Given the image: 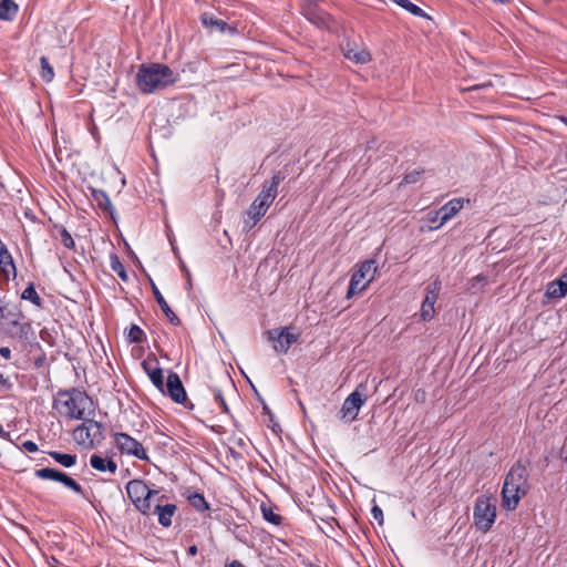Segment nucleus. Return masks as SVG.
<instances>
[{"mask_svg": "<svg viewBox=\"0 0 567 567\" xmlns=\"http://www.w3.org/2000/svg\"><path fill=\"white\" fill-rule=\"evenodd\" d=\"M22 447L25 451L30 452V453H34V452H37L39 450L38 444L35 442H33V441H30V440L24 441L22 443Z\"/></svg>", "mask_w": 567, "mask_h": 567, "instance_id": "a19ab883", "label": "nucleus"}, {"mask_svg": "<svg viewBox=\"0 0 567 567\" xmlns=\"http://www.w3.org/2000/svg\"><path fill=\"white\" fill-rule=\"evenodd\" d=\"M151 286H152V292L154 295V298L156 300V302L158 303V306L161 307L162 311L164 312L165 317L168 319V321L174 324V326H179L181 324V320L179 318L176 316V313L171 309V307L168 306V303L166 302L165 298L163 297V295L161 293L159 289L157 288V286L151 281Z\"/></svg>", "mask_w": 567, "mask_h": 567, "instance_id": "dca6fc26", "label": "nucleus"}, {"mask_svg": "<svg viewBox=\"0 0 567 567\" xmlns=\"http://www.w3.org/2000/svg\"><path fill=\"white\" fill-rule=\"evenodd\" d=\"M268 209V207L254 200L247 210V216L251 219V226H256Z\"/></svg>", "mask_w": 567, "mask_h": 567, "instance_id": "412c9836", "label": "nucleus"}, {"mask_svg": "<svg viewBox=\"0 0 567 567\" xmlns=\"http://www.w3.org/2000/svg\"><path fill=\"white\" fill-rule=\"evenodd\" d=\"M164 498V495H159L155 498V505L152 506V514H156L158 516V523L163 527H169L172 525V518L177 509L175 504H165L162 505L161 501Z\"/></svg>", "mask_w": 567, "mask_h": 567, "instance_id": "4468645a", "label": "nucleus"}, {"mask_svg": "<svg viewBox=\"0 0 567 567\" xmlns=\"http://www.w3.org/2000/svg\"><path fill=\"white\" fill-rule=\"evenodd\" d=\"M56 463L61 464L64 467H72L76 464V455L75 454H64L58 451H50L48 453Z\"/></svg>", "mask_w": 567, "mask_h": 567, "instance_id": "4be33fe9", "label": "nucleus"}, {"mask_svg": "<svg viewBox=\"0 0 567 567\" xmlns=\"http://www.w3.org/2000/svg\"><path fill=\"white\" fill-rule=\"evenodd\" d=\"M392 2L396 3L401 8L409 11L411 14L415 17L426 18L430 19V17L425 13L423 9L417 7L416 4L412 3L410 0H391Z\"/></svg>", "mask_w": 567, "mask_h": 567, "instance_id": "b1692460", "label": "nucleus"}, {"mask_svg": "<svg viewBox=\"0 0 567 567\" xmlns=\"http://www.w3.org/2000/svg\"><path fill=\"white\" fill-rule=\"evenodd\" d=\"M310 21L317 25H321L324 23L323 19L319 16H315L313 18L310 19Z\"/></svg>", "mask_w": 567, "mask_h": 567, "instance_id": "c03bdc74", "label": "nucleus"}, {"mask_svg": "<svg viewBox=\"0 0 567 567\" xmlns=\"http://www.w3.org/2000/svg\"><path fill=\"white\" fill-rule=\"evenodd\" d=\"M377 272L375 261L372 259L361 262L358 269L352 274L348 291L347 299L352 298L354 295L363 291L368 285L374 279Z\"/></svg>", "mask_w": 567, "mask_h": 567, "instance_id": "423d86ee", "label": "nucleus"}, {"mask_svg": "<svg viewBox=\"0 0 567 567\" xmlns=\"http://www.w3.org/2000/svg\"><path fill=\"white\" fill-rule=\"evenodd\" d=\"M127 337L133 343H142L145 340V333L137 324L131 326Z\"/></svg>", "mask_w": 567, "mask_h": 567, "instance_id": "72a5a7b5", "label": "nucleus"}, {"mask_svg": "<svg viewBox=\"0 0 567 567\" xmlns=\"http://www.w3.org/2000/svg\"><path fill=\"white\" fill-rule=\"evenodd\" d=\"M93 198L96 202L97 206L105 213L110 215V217L115 220L114 217V207L111 203L109 195L104 190H93Z\"/></svg>", "mask_w": 567, "mask_h": 567, "instance_id": "a211bd4d", "label": "nucleus"}, {"mask_svg": "<svg viewBox=\"0 0 567 567\" xmlns=\"http://www.w3.org/2000/svg\"><path fill=\"white\" fill-rule=\"evenodd\" d=\"M3 309H4V307H1V306H0V312H2V311H3Z\"/></svg>", "mask_w": 567, "mask_h": 567, "instance_id": "864d4df0", "label": "nucleus"}, {"mask_svg": "<svg viewBox=\"0 0 567 567\" xmlns=\"http://www.w3.org/2000/svg\"><path fill=\"white\" fill-rule=\"evenodd\" d=\"M213 395H214L215 402L218 403V405L220 406L221 412L226 413V414H229L230 410H229V406H228V404H227V402L225 400L223 389L214 388L213 389Z\"/></svg>", "mask_w": 567, "mask_h": 567, "instance_id": "f704fd0d", "label": "nucleus"}, {"mask_svg": "<svg viewBox=\"0 0 567 567\" xmlns=\"http://www.w3.org/2000/svg\"><path fill=\"white\" fill-rule=\"evenodd\" d=\"M268 341L274 343L277 353H287L292 343L297 342L299 334L289 332V328H275L266 332Z\"/></svg>", "mask_w": 567, "mask_h": 567, "instance_id": "1a4fd4ad", "label": "nucleus"}, {"mask_svg": "<svg viewBox=\"0 0 567 567\" xmlns=\"http://www.w3.org/2000/svg\"><path fill=\"white\" fill-rule=\"evenodd\" d=\"M34 475L41 480H50V481L59 482V483L63 484L65 487L73 491L74 493L80 494V495L83 494L82 486L74 478H72L71 476H69L68 474H65L64 472H62L60 470H55V468H51V467L39 468V470L34 471Z\"/></svg>", "mask_w": 567, "mask_h": 567, "instance_id": "9d476101", "label": "nucleus"}, {"mask_svg": "<svg viewBox=\"0 0 567 567\" xmlns=\"http://www.w3.org/2000/svg\"><path fill=\"white\" fill-rule=\"evenodd\" d=\"M434 305L435 303L423 300L422 306H421V318L424 321H429L434 317V312H435Z\"/></svg>", "mask_w": 567, "mask_h": 567, "instance_id": "c9c22d12", "label": "nucleus"}, {"mask_svg": "<svg viewBox=\"0 0 567 567\" xmlns=\"http://www.w3.org/2000/svg\"><path fill=\"white\" fill-rule=\"evenodd\" d=\"M81 421L82 423L73 430V440L78 445L92 450L104 441V426L101 422L93 420V416Z\"/></svg>", "mask_w": 567, "mask_h": 567, "instance_id": "20e7f679", "label": "nucleus"}, {"mask_svg": "<svg viewBox=\"0 0 567 567\" xmlns=\"http://www.w3.org/2000/svg\"><path fill=\"white\" fill-rule=\"evenodd\" d=\"M126 493L137 511L143 515L152 514V505L159 492L151 489L142 480H132L126 484Z\"/></svg>", "mask_w": 567, "mask_h": 567, "instance_id": "39448f33", "label": "nucleus"}, {"mask_svg": "<svg viewBox=\"0 0 567 567\" xmlns=\"http://www.w3.org/2000/svg\"><path fill=\"white\" fill-rule=\"evenodd\" d=\"M189 504L198 512H205L209 509V505L205 497L200 493H193L187 497Z\"/></svg>", "mask_w": 567, "mask_h": 567, "instance_id": "a878e982", "label": "nucleus"}, {"mask_svg": "<svg viewBox=\"0 0 567 567\" xmlns=\"http://www.w3.org/2000/svg\"><path fill=\"white\" fill-rule=\"evenodd\" d=\"M486 284L487 279L484 275H476L468 281L467 290L473 293H476L478 291H482Z\"/></svg>", "mask_w": 567, "mask_h": 567, "instance_id": "c756f323", "label": "nucleus"}, {"mask_svg": "<svg viewBox=\"0 0 567 567\" xmlns=\"http://www.w3.org/2000/svg\"><path fill=\"white\" fill-rule=\"evenodd\" d=\"M367 396L358 390L350 393L342 403L340 415L342 420L352 422L357 419L360 408L364 404Z\"/></svg>", "mask_w": 567, "mask_h": 567, "instance_id": "f8f14e48", "label": "nucleus"}, {"mask_svg": "<svg viewBox=\"0 0 567 567\" xmlns=\"http://www.w3.org/2000/svg\"><path fill=\"white\" fill-rule=\"evenodd\" d=\"M176 81L177 75L163 63H143L136 73V85L144 94L164 90Z\"/></svg>", "mask_w": 567, "mask_h": 567, "instance_id": "7ed1b4c3", "label": "nucleus"}, {"mask_svg": "<svg viewBox=\"0 0 567 567\" xmlns=\"http://www.w3.org/2000/svg\"><path fill=\"white\" fill-rule=\"evenodd\" d=\"M225 567H245L239 560H233L230 564H226Z\"/></svg>", "mask_w": 567, "mask_h": 567, "instance_id": "a18cd8bd", "label": "nucleus"}, {"mask_svg": "<svg viewBox=\"0 0 567 567\" xmlns=\"http://www.w3.org/2000/svg\"><path fill=\"white\" fill-rule=\"evenodd\" d=\"M371 514H372V517L375 520H378L379 525L383 524V512H382V509L378 505H374L372 507Z\"/></svg>", "mask_w": 567, "mask_h": 567, "instance_id": "ea45409f", "label": "nucleus"}, {"mask_svg": "<svg viewBox=\"0 0 567 567\" xmlns=\"http://www.w3.org/2000/svg\"><path fill=\"white\" fill-rule=\"evenodd\" d=\"M528 471L525 463L518 460L505 476L502 487V505L507 511L517 508L519 501L529 491Z\"/></svg>", "mask_w": 567, "mask_h": 567, "instance_id": "f03ea898", "label": "nucleus"}, {"mask_svg": "<svg viewBox=\"0 0 567 567\" xmlns=\"http://www.w3.org/2000/svg\"><path fill=\"white\" fill-rule=\"evenodd\" d=\"M440 291H441V280L439 278H436L430 285H427L426 296H425L424 300L435 303L436 300L439 299Z\"/></svg>", "mask_w": 567, "mask_h": 567, "instance_id": "bb28decb", "label": "nucleus"}, {"mask_svg": "<svg viewBox=\"0 0 567 567\" xmlns=\"http://www.w3.org/2000/svg\"><path fill=\"white\" fill-rule=\"evenodd\" d=\"M262 516L267 522L274 525H280L282 520V517L278 514H275L271 508L262 507Z\"/></svg>", "mask_w": 567, "mask_h": 567, "instance_id": "e433bc0d", "label": "nucleus"}, {"mask_svg": "<svg viewBox=\"0 0 567 567\" xmlns=\"http://www.w3.org/2000/svg\"><path fill=\"white\" fill-rule=\"evenodd\" d=\"M18 11V6L12 0H0V19L12 20Z\"/></svg>", "mask_w": 567, "mask_h": 567, "instance_id": "5701e85b", "label": "nucleus"}, {"mask_svg": "<svg viewBox=\"0 0 567 567\" xmlns=\"http://www.w3.org/2000/svg\"><path fill=\"white\" fill-rule=\"evenodd\" d=\"M264 411L270 415V419L272 417L271 412L267 405H264Z\"/></svg>", "mask_w": 567, "mask_h": 567, "instance_id": "8fccbe9b", "label": "nucleus"}, {"mask_svg": "<svg viewBox=\"0 0 567 567\" xmlns=\"http://www.w3.org/2000/svg\"><path fill=\"white\" fill-rule=\"evenodd\" d=\"M53 409L70 420H84L95 415V404L92 398L78 388L61 389L53 400Z\"/></svg>", "mask_w": 567, "mask_h": 567, "instance_id": "f257e3e1", "label": "nucleus"}, {"mask_svg": "<svg viewBox=\"0 0 567 567\" xmlns=\"http://www.w3.org/2000/svg\"><path fill=\"white\" fill-rule=\"evenodd\" d=\"M175 403L184 404L186 408L193 409V404L187 401L185 388L176 372H169L165 383V393Z\"/></svg>", "mask_w": 567, "mask_h": 567, "instance_id": "9b49d317", "label": "nucleus"}, {"mask_svg": "<svg viewBox=\"0 0 567 567\" xmlns=\"http://www.w3.org/2000/svg\"><path fill=\"white\" fill-rule=\"evenodd\" d=\"M54 228L59 231L62 245L68 249H73L75 247V241L66 228L58 225H55Z\"/></svg>", "mask_w": 567, "mask_h": 567, "instance_id": "c85d7f7f", "label": "nucleus"}, {"mask_svg": "<svg viewBox=\"0 0 567 567\" xmlns=\"http://www.w3.org/2000/svg\"><path fill=\"white\" fill-rule=\"evenodd\" d=\"M474 524L477 529L487 532L496 518V508L491 504L489 497L478 496L473 511Z\"/></svg>", "mask_w": 567, "mask_h": 567, "instance_id": "0eeeda50", "label": "nucleus"}, {"mask_svg": "<svg viewBox=\"0 0 567 567\" xmlns=\"http://www.w3.org/2000/svg\"><path fill=\"white\" fill-rule=\"evenodd\" d=\"M346 58L355 62L364 64L371 60V55L368 51L361 50V51H354V50H348L346 52Z\"/></svg>", "mask_w": 567, "mask_h": 567, "instance_id": "cd10ccee", "label": "nucleus"}, {"mask_svg": "<svg viewBox=\"0 0 567 567\" xmlns=\"http://www.w3.org/2000/svg\"><path fill=\"white\" fill-rule=\"evenodd\" d=\"M200 21L205 28L216 29L221 33L225 32L228 28L226 21L218 19L214 14L207 12L200 16Z\"/></svg>", "mask_w": 567, "mask_h": 567, "instance_id": "6ab92c4d", "label": "nucleus"}, {"mask_svg": "<svg viewBox=\"0 0 567 567\" xmlns=\"http://www.w3.org/2000/svg\"><path fill=\"white\" fill-rule=\"evenodd\" d=\"M8 384H9L8 379L4 378L2 372H0V385H8Z\"/></svg>", "mask_w": 567, "mask_h": 567, "instance_id": "de8ad7c7", "label": "nucleus"}, {"mask_svg": "<svg viewBox=\"0 0 567 567\" xmlns=\"http://www.w3.org/2000/svg\"><path fill=\"white\" fill-rule=\"evenodd\" d=\"M286 178L285 174L280 171L274 173L269 181L262 184V189L272 194V198H276L278 194V187L280 183Z\"/></svg>", "mask_w": 567, "mask_h": 567, "instance_id": "aec40b11", "label": "nucleus"}, {"mask_svg": "<svg viewBox=\"0 0 567 567\" xmlns=\"http://www.w3.org/2000/svg\"><path fill=\"white\" fill-rule=\"evenodd\" d=\"M111 269L123 280L127 281L128 276L126 269L116 254H112L110 257Z\"/></svg>", "mask_w": 567, "mask_h": 567, "instance_id": "393cba45", "label": "nucleus"}, {"mask_svg": "<svg viewBox=\"0 0 567 567\" xmlns=\"http://www.w3.org/2000/svg\"><path fill=\"white\" fill-rule=\"evenodd\" d=\"M255 226H251V219L248 217L247 219L244 220V229L249 231L254 228Z\"/></svg>", "mask_w": 567, "mask_h": 567, "instance_id": "37998d69", "label": "nucleus"}, {"mask_svg": "<svg viewBox=\"0 0 567 567\" xmlns=\"http://www.w3.org/2000/svg\"><path fill=\"white\" fill-rule=\"evenodd\" d=\"M437 217H439V216L436 215V217H435V218H433V219H432V221H433V223H436V218H437Z\"/></svg>", "mask_w": 567, "mask_h": 567, "instance_id": "603ef678", "label": "nucleus"}, {"mask_svg": "<svg viewBox=\"0 0 567 567\" xmlns=\"http://www.w3.org/2000/svg\"><path fill=\"white\" fill-rule=\"evenodd\" d=\"M423 172L422 171H412L404 175L403 183L405 184H414L420 179V176Z\"/></svg>", "mask_w": 567, "mask_h": 567, "instance_id": "58836bf2", "label": "nucleus"}, {"mask_svg": "<svg viewBox=\"0 0 567 567\" xmlns=\"http://www.w3.org/2000/svg\"><path fill=\"white\" fill-rule=\"evenodd\" d=\"M494 2H497V3H508L511 0H493Z\"/></svg>", "mask_w": 567, "mask_h": 567, "instance_id": "3c124183", "label": "nucleus"}, {"mask_svg": "<svg viewBox=\"0 0 567 567\" xmlns=\"http://www.w3.org/2000/svg\"><path fill=\"white\" fill-rule=\"evenodd\" d=\"M90 465L92 468L99 472H110L114 474L117 470V464L110 457H103L97 454H93L90 457Z\"/></svg>", "mask_w": 567, "mask_h": 567, "instance_id": "f3484780", "label": "nucleus"}, {"mask_svg": "<svg viewBox=\"0 0 567 567\" xmlns=\"http://www.w3.org/2000/svg\"><path fill=\"white\" fill-rule=\"evenodd\" d=\"M255 200L269 208L274 203L275 198H272V194H269V192H266L261 188L260 193L255 198Z\"/></svg>", "mask_w": 567, "mask_h": 567, "instance_id": "4c0bfd02", "label": "nucleus"}, {"mask_svg": "<svg viewBox=\"0 0 567 567\" xmlns=\"http://www.w3.org/2000/svg\"><path fill=\"white\" fill-rule=\"evenodd\" d=\"M548 295L553 298H561L567 295V280L559 279L557 281V287L553 284L548 288Z\"/></svg>", "mask_w": 567, "mask_h": 567, "instance_id": "2f4dec72", "label": "nucleus"}, {"mask_svg": "<svg viewBox=\"0 0 567 567\" xmlns=\"http://www.w3.org/2000/svg\"><path fill=\"white\" fill-rule=\"evenodd\" d=\"M142 368L151 379L154 386L162 393H165L163 369L159 367L157 359L153 357L143 360Z\"/></svg>", "mask_w": 567, "mask_h": 567, "instance_id": "ddd939ff", "label": "nucleus"}, {"mask_svg": "<svg viewBox=\"0 0 567 567\" xmlns=\"http://www.w3.org/2000/svg\"><path fill=\"white\" fill-rule=\"evenodd\" d=\"M464 205V200L462 198H453L444 204L437 212L436 215L440 216V223L431 227V229H439L450 219H452Z\"/></svg>", "mask_w": 567, "mask_h": 567, "instance_id": "2eb2a0df", "label": "nucleus"}, {"mask_svg": "<svg viewBox=\"0 0 567 567\" xmlns=\"http://www.w3.org/2000/svg\"><path fill=\"white\" fill-rule=\"evenodd\" d=\"M21 298L24 300L31 301L35 306H41L42 299L37 292L33 284H29V286L23 290Z\"/></svg>", "mask_w": 567, "mask_h": 567, "instance_id": "7c9ffc66", "label": "nucleus"}, {"mask_svg": "<svg viewBox=\"0 0 567 567\" xmlns=\"http://www.w3.org/2000/svg\"><path fill=\"white\" fill-rule=\"evenodd\" d=\"M0 354H1V357H3L6 360H10V359H11V350H10V348H8V347H1V348H0Z\"/></svg>", "mask_w": 567, "mask_h": 567, "instance_id": "79ce46f5", "label": "nucleus"}, {"mask_svg": "<svg viewBox=\"0 0 567 567\" xmlns=\"http://www.w3.org/2000/svg\"><path fill=\"white\" fill-rule=\"evenodd\" d=\"M197 551H198V549H197V546H195V545L189 546L188 549H187V553L190 556H195L197 554Z\"/></svg>", "mask_w": 567, "mask_h": 567, "instance_id": "49530a36", "label": "nucleus"}, {"mask_svg": "<svg viewBox=\"0 0 567 567\" xmlns=\"http://www.w3.org/2000/svg\"><path fill=\"white\" fill-rule=\"evenodd\" d=\"M114 443L121 453L133 455L142 461H148V455L143 445L127 433H115Z\"/></svg>", "mask_w": 567, "mask_h": 567, "instance_id": "6e6552de", "label": "nucleus"}, {"mask_svg": "<svg viewBox=\"0 0 567 567\" xmlns=\"http://www.w3.org/2000/svg\"><path fill=\"white\" fill-rule=\"evenodd\" d=\"M40 63H41V78H42V80L45 81V82L52 81L53 78H54V72H53V68L50 65V62H49L48 58L41 56Z\"/></svg>", "mask_w": 567, "mask_h": 567, "instance_id": "473e14b6", "label": "nucleus"}, {"mask_svg": "<svg viewBox=\"0 0 567 567\" xmlns=\"http://www.w3.org/2000/svg\"><path fill=\"white\" fill-rule=\"evenodd\" d=\"M564 458H565V461L567 462V454L565 455V457H564Z\"/></svg>", "mask_w": 567, "mask_h": 567, "instance_id": "5fc2aeb1", "label": "nucleus"}, {"mask_svg": "<svg viewBox=\"0 0 567 567\" xmlns=\"http://www.w3.org/2000/svg\"><path fill=\"white\" fill-rule=\"evenodd\" d=\"M226 386L229 390H234V383H233V381L229 378L226 379Z\"/></svg>", "mask_w": 567, "mask_h": 567, "instance_id": "09e8293b", "label": "nucleus"}]
</instances>
